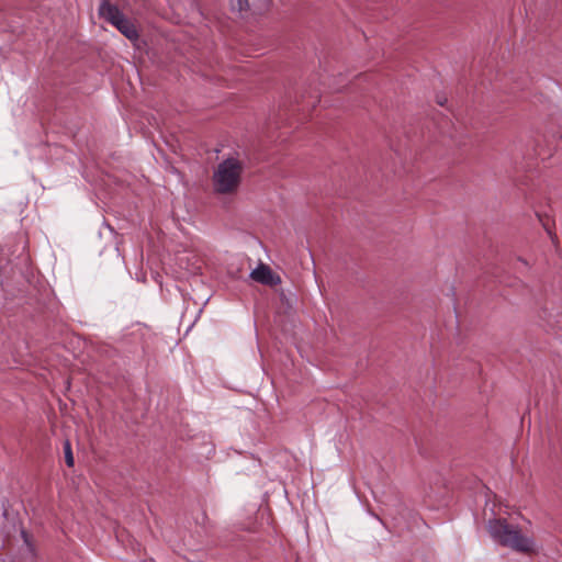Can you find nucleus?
<instances>
[{
  "label": "nucleus",
  "instance_id": "obj_1",
  "mask_svg": "<svg viewBox=\"0 0 562 562\" xmlns=\"http://www.w3.org/2000/svg\"><path fill=\"white\" fill-rule=\"evenodd\" d=\"M491 538L502 547L521 553H533L537 546L533 538L522 535L517 526L508 524L505 519H491L487 522Z\"/></svg>",
  "mask_w": 562,
  "mask_h": 562
},
{
  "label": "nucleus",
  "instance_id": "obj_2",
  "mask_svg": "<svg viewBox=\"0 0 562 562\" xmlns=\"http://www.w3.org/2000/svg\"><path fill=\"white\" fill-rule=\"evenodd\" d=\"M243 171L241 162L236 158H227L218 164L213 173L214 191L229 194L237 191Z\"/></svg>",
  "mask_w": 562,
  "mask_h": 562
},
{
  "label": "nucleus",
  "instance_id": "obj_3",
  "mask_svg": "<svg viewBox=\"0 0 562 562\" xmlns=\"http://www.w3.org/2000/svg\"><path fill=\"white\" fill-rule=\"evenodd\" d=\"M249 276L254 281L265 285H277L281 282L280 277L276 276L271 268L265 263H260Z\"/></svg>",
  "mask_w": 562,
  "mask_h": 562
},
{
  "label": "nucleus",
  "instance_id": "obj_4",
  "mask_svg": "<svg viewBox=\"0 0 562 562\" xmlns=\"http://www.w3.org/2000/svg\"><path fill=\"white\" fill-rule=\"evenodd\" d=\"M99 15L112 25H115L125 16L116 5L111 4L108 0H102L99 7Z\"/></svg>",
  "mask_w": 562,
  "mask_h": 562
},
{
  "label": "nucleus",
  "instance_id": "obj_5",
  "mask_svg": "<svg viewBox=\"0 0 562 562\" xmlns=\"http://www.w3.org/2000/svg\"><path fill=\"white\" fill-rule=\"evenodd\" d=\"M126 38L134 41L138 38V33L135 25L125 16H123L114 25Z\"/></svg>",
  "mask_w": 562,
  "mask_h": 562
},
{
  "label": "nucleus",
  "instance_id": "obj_6",
  "mask_svg": "<svg viewBox=\"0 0 562 562\" xmlns=\"http://www.w3.org/2000/svg\"><path fill=\"white\" fill-rule=\"evenodd\" d=\"M64 453H65L66 464L70 468L74 467V463H75L74 456H72L70 442L68 440L65 441V443H64Z\"/></svg>",
  "mask_w": 562,
  "mask_h": 562
},
{
  "label": "nucleus",
  "instance_id": "obj_7",
  "mask_svg": "<svg viewBox=\"0 0 562 562\" xmlns=\"http://www.w3.org/2000/svg\"><path fill=\"white\" fill-rule=\"evenodd\" d=\"M248 5V0H235L232 2V9L238 12L246 10Z\"/></svg>",
  "mask_w": 562,
  "mask_h": 562
},
{
  "label": "nucleus",
  "instance_id": "obj_8",
  "mask_svg": "<svg viewBox=\"0 0 562 562\" xmlns=\"http://www.w3.org/2000/svg\"><path fill=\"white\" fill-rule=\"evenodd\" d=\"M22 536H23V538H24V541H25V542H27V535H26V532H25V531H22Z\"/></svg>",
  "mask_w": 562,
  "mask_h": 562
},
{
  "label": "nucleus",
  "instance_id": "obj_9",
  "mask_svg": "<svg viewBox=\"0 0 562 562\" xmlns=\"http://www.w3.org/2000/svg\"><path fill=\"white\" fill-rule=\"evenodd\" d=\"M445 102H446V100H442V99L438 98V103H439L440 105H443V104H445Z\"/></svg>",
  "mask_w": 562,
  "mask_h": 562
}]
</instances>
